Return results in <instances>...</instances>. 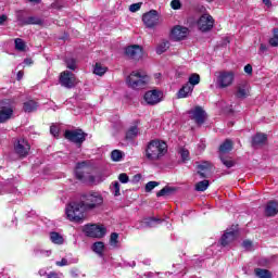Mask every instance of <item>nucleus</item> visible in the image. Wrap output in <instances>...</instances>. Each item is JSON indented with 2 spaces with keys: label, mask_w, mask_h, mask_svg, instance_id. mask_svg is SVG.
<instances>
[{
  "label": "nucleus",
  "mask_w": 278,
  "mask_h": 278,
  "mask_svg": "<svg viewBox=\"0 0 278 278\" xmlns=\"http://www.w3.org/2000/svg\"><path fill=\"white\" fill-rule=\"evenodd\" d=\"M111 191L114 197H121V182L113 181L111 185Z\"/></svg>",
  "instance_id": "obj_41"
},
{
  "label": "nucleus",
  "mask_w": 278,
  "mask_h": 278,
  "mask_svg": "<svg viewBox=\"0 0 278 278\" xmlns=\"http://www.w3.org/2000/svg\"><path fill=\"white\" fill-rule=\"evenodd\" d=\"M55 264H56V266H60V267L68 266V260L62 258L61 261H56Z\"/></svg>",
  "instance_id": "obj_52"
},
{
  "label": "nucleus",
  "mask_w": 278,
  "mask_h": 278,
  "mask_svg": "<svg viewBox=\"0 0 278 278\" xmlns=\"http://www.w3.org/2000/svg\"><path fill=\"white\" fill-rule=\"evenodd\" d=\"M136 178L140 179V176H135Z\"/></svg>",
  "instance_id": "obj_62"
},
{
  "label": "nucleus",
  "mask_w": 278,
  "mask_h": 278,
  "mask_svg": "<svg viewBox=\"0 0 278 278\" xmlns=\"http://www.w3.org/2000/svg\"><path fill=\"white\" fill-rule=\"evenodd\" d=\"M179 153H180V157H181L182 162H187V160H189L190 152L188 150H186V148H181Z\"/></svg>",
  "instance_id": "obj_45"
},
{
  "label": "nucleus",
  "mask_w": 278,
  "mask_h": 278,
  "mask_svg": "<svg viewBox=\"0 0 278 278\" xmlns=\"http://www.w3.org/2000/svg\"><path fill=\"white\" fill-rule=\"evenodd\" d=\"M242 247L245 251H253V242L249 240L243 241Z\"/></svg>",
  "instance_id": "obj_48"
},
{
  "label": "nucleus",
  "mask_w": 278,
  "mask_h": 278,
  "mask_svg": "<svg viewBox=\"0 0 278 278\" xmlns=\"http://www.w3.org/2000/svg\"><path fill=\"white\" fill-rule=\"evenodd\" d=\"M244 73H247V75H253V66H251V64L245 65Z\"/></svg>",
  "instance_id": "obj_53"
},
{
  "label": "nucleus",
  "mask_w": 278,
  "mask_h": 278,
  "mask_svg": "<svg viewBox=\"0 0 278 278\" xmlns=\"http://www.w3.org/2000/svg\"><path fill=\"white\" fill-rule=\"evenodd\" d=\"M92 252L97 253L99 257H103V251H105V243L102 241L94 242L91 247Z\"/></svg>",
  "instance_id": "obj_27"
},
{
  "label": "nucleus",
  "mask_w": 278,
  "mask_h": 278,
  "mask_svg": "<svg viewBox=\"0 0 278 278\" xmlns=\"http://www.w3.org/2000/svg\"><path fill=\"white\" fill-rule=\"evenodd\" d=\"M21 79H23V72H18L17 73V80L21 81Z\"/></svg>",
  "instance_id": "obj_58"
},
{
  "label": "nucleus",
  "mask_w": 278,
  "mask_h": 278,
  "mask_svg": "<svg viewBox=\"0 0 278 278\" xmlns=\"http://www.w3.org/2000/svg\"><path fill=\"white\" fill-rule=\"evenodd\" d=\"M84 233L89 238H103L105 236V227L96 224L86 225L83 229Z\"/></svg>",
  "instance_id": "obj_7"
},
{
  "label": "nucleus",
  "mask_w": 278,
  "mask_h": 278,
  "mask_svg": "<svg viewBox=\"0 0 278 278\" xmlns=\"http://www.w3.org/2000/svg\"><path fill=\"white\" fill-rule=\"evenodd\" d=\"M264 5H266V8H270L273 5V2L270 0H262Z\"/></svg>",
  "instance_id": "obj_56"
},
{
  "label": "nucleus",
  "mask_w": 278,
  "mask_h": 278,
  "mask_svg": "<svg viewBox=\"0 0 278 278\" xmlns=\"http://www.w3.org/2000/svg\"><path fill=\"white\" fill-rule=\"evenodd\" d=\"M86 132H84L81 129L65 131L66 140H70V142H74L75 144L84 143L86 141Z\"/></svg>",
  "instance_id": "obj_9"
},
{
  "label": "nucleus",
  "mask_w": 278,
  "mask_h": 278,
  "mask_svg": "<svg viewBox=\"0 0 278 278\" xmlns=\"http://www.w3.org/2000/svg\"><path fill=\"white\" fill-rule=\"evenodd\" d=\"M198 173L202 178L207 177L210 173H212V163L203 162L200 165H198Z\"/></svg>",
  "instance_id": "obj_20"
},
{
  "label": "nucleus",
  "mask_w": 278,
  "mask_h": 278,
  "mask_svg": "<svg viewBox=\"0 0 278 278\" xmlns=\"http://www.w3.org/2000/svg\"><path fill=\"white\" fill-rule=\"evenodd\" d=\"M200 83H201V76H199V74H192L189 77V81L187 84H189V86H192V88H194V86H199Z\"/></svg>",
  "instance_id": "obj_36"
},
{
  "label": "nucleus",
  "mask_w": 278,
  "mask_h": 278,
  "mask_svg": "<svg viewBox=\"0 0 278 278\" xmlns=\"http://www.w3.org/2000/svg\"><path fill=\"white\" fill-rule=\"evenodd\" d=\"M136 136H138V126H131L126 132V138L127 140H134Z\"/></svg>",
  "instance_id": "obj_37"
},
{
  "label": "nucleus",
  "mask_w": 278,
  "mask_h": 278,
  "mask_svg": "<svg viewBox=\"0 0 278 278\" xmlns=\"http://www.w3.org/2000/svg\"><path fill=\"white\" fill-rule=\"evenodd\" d=\"M47 278H62V274H58L55 271H51L47 275Z\"/></svg>",
  "instance_id": "obj_54"
},
{
  "label": "nucleus",
  "mask_w": 278,
  "mask_h": 278,
  "mask_svg": "<svg viewBox=\"0 0 278 278\" xmlns=\"http://www.w3.org/2000/svg\"><path fill=\"white\" fill-rule=\"evenodd\" d=\"M30 149L31 146H29V142L25 139H18L14 143V151L20 157H27V155H29Z\"/></svg>",
  "instance_id": "obj_10"
},
{
  "label": "nucleus",
  "mask_w": 278,
  "mask_h": 278,
  "mask_svg": "<svg viewBox=\"0 0 278 278\" xmlns=\"http://www.w3.org/2000/svg\"><path fill=\"white\" fill-rule=\"evenodd\" d=\"M141 5L142 4H140V3H134L129 7V10H130V12H138V10H140Z\"/></svg>",
  "instance_id": "obj_51"
},
{
  "label": "nucleus",
  "mask_w": 278,
  "mask_h": 278,
  "mask_svg": "<svg viewBox=\"0 0 278 278\" xmlns=\"http://www.w3.org/2000/svg\"><path fill=\"white\" fill-rule=\"evenodd\" d=\"M255 275L258 278H273V275L267 269L256 268Z\"/></svg>",
  "instance_id": "obj_35"
},
{
  "label": "nucleus",
  "mask_w": 278,
  "mask_h": 278,
  "mask_svg": "<svg viewBox=\"0 0 278 278\" xmlns=\"http://www.w3.org/2000/svg\"><path fill=\"white\" fill-rule=\"evenodd\" d=\"M110 247L113 249H118V233L112 232L109 241Z\"/></svg>",
  "instance_id": "obj_39"
},
{
  "label": "nucleus",
  "mask_w": 278,
  "mask_h": 278,
  "mask_svg": "<svg viewBox=\"0 0 278 278\" xmlns=\"http://www.w3.org/2000/svg\"><path fill=\"white\" fill-rule=\"evenodd\" d=\"M49 238L52 244H56L58 247H62V244H64V236H62L60 232L51 231L49 233Z\"/></svg>",
  "instance_id": "obj_23"
},
{
  "label": "nucleus",
  "mask_w": 278,
  "mask_h": 278,
  "mask_svg": "<svg viewBox=\"0 0 278 278\" xmlns=\"http://www.w3.org/2000/svg\"><path fill=\"white\" fill-rule=\"evenodd\" d=\"M12 114H14V110L12 106H4L0 110V123H5V121H10L12 118Z\"/></svg>",
  "instance_id": "obj_21"
},
{
  "label": "nucleus",
  "mask_w": 278,
  "mask_h": 278,
  "mask_svg": "<svg viewBox=\"0 0 278 278\" xmlns=\"http://www.w3.org/2000/svg\"><path fill=\"white\" fill-rule=\"evenodd\" d=\"M65 64L70 71H75L77 68V61H75L73 58L65 59Z\"/></svg>",
  "instance_id": "obj_42"
},
{
  "label": "nucleus",
  "mask_w": 278,
  "mask_h": 278,
  "mask_svg": "<svg viewBox=\"0 0 278 278\" xmlns=\"http://www.w3.org/2000/svg\"><path fill=\"white\" fill-rule=\"evenodd\" d=\"M190 118L197 123V125H203L205 123V111L201 106H195L189 111Z\"/></svg>",
  "instance_id": "obj_13"
},
{
  "label": "nucleus",
  "mask_w": 278,
  "mask_h": 278,
  "mask_svg": "<svg viewBox=\"0 0 278 278\" xmlns=\"http://www.w3.org/2000/svg\"><path fill=\"white\" fill-rule=\"evenodd\" d=\"M23 110L27 113L36 112L38 110V103L34 100H28L24 102Z\"/></svg>",
  "instance_id": "obj_28"
},
{
  "label": "nucleus",
  "mask_w": 278,
  "mask_h": 278,
  "mask_svg": "<svg viewBox=\"0 0 278 278\" xmlns=\"http://www.w3.org/2000/svg\"><path fill=\"white\" fill-rule=\"evenodd\" d=\"M192 90H194V87L190 84H186L182 86V88L178 91V99H186L187 97H190L192 94Z\"/></svg>",
  "instance_id": "obj_24"
},
{
  "label": "nucleus",
  "mask_w": 278,
  "mask_h": 278,
  "mask_svg": "<svg viewBox=\"0 0 278 278\" xmlns=\"http://www.w3.org/2000/svg\"><path fill=\"white\" fill-rule=\"evenodd\" d=\"M93 73H94V75H98L99 77H103V74L108 73V67L101 63H96V65L93 67Z\"/></svg>",
  "instance_id": "obj_31"
},
{
  "label": "nucleus",
  "mask_w": 278,
  "mask_h": 278,
  "mask_svg": "<svg viewBox=\"0 0 278 278\" xmlns=\"http://www.w3.org/2000/svg\"><path fill=\"white\" fill-rule=\"evenodd\" d=\"M233 149V142L231 140L227 139L224 143L219 147V153L220 155H225V153H229Z\"/></svg>",
  "instance_id": "obj_29"
},
{
  "label": "nucleus",
  "mask_w": 278,
  "mask_h": 278,
  "mask_svg": "<svg viewBox=\"0 0 278 278\" xmlns=\"http://www.w3.org/2000/svg\"><path fill=\"white\" fill-rule=\"evenodd\" d=\"M170 36L173 40H184V38L188 37V28L184 26H175L172 29Z\"/></svg>",
  "instance_id": "obj_16"
},
{
  "label": "nucleus",
  "mask_w": 278,
  "mask_h": 278,
  "mask_svg": "<svg viewBox=\"0 0 278 278\" xmlns=\"http://www.w3.org/2000/svg\"><path fill=\"white\" fill-rule=\"evenodd\" d=\"M265 214L267 216H276V214H278V203L276 201L268 202L265 208Z\"/></svg>",
  "instance_id": "obj_25"
},
{
  "label": "nucleus",
  "mask_w": 278,
  "mask_h": 278,
  "mask_svg": "<svg viewBox=\"0 0 278 278\" xmlns=\"http://www.w3.org/2000/svg\"><path fill=\"white\" fill-rule=\"evenodd\" d=\"M161 220L157 218H153V217H148L144 218L142 222H140L139 226L137 225V229H144L147 227H155V225H157V223H160Z\"/></svg>",
  "instance_id": "obj_22"
},
{
  "label": "nucleus",
  "mask_w": 278,
  "mask_h": 278,
  "mask_svg": "<svg viewBox=\"0 0 278 278\" xmlns=\"http://www.w3.org/2000/svg\"><path fill=\"white\" fill-rule=\"evenodd\" d=\"M220 160H222V164H224L226 168H233V166H236V162H233L231 157H225L223 156V154H220Z\"/></svg>",
  "instance_id": "obj_38"
},
{
  "label": "nucleus",
  "mask_w": 278,
  "mask_h": 278,
  "mask_svg": "<svg viewBox=\"0 0 278 278\" xmlns=\"http://www.w3.org/2000/svg\"><path fill=\"white\" fill-rule=\"evenodd\" d=\"M59 84L63 86V88H75L76 78L73 72L64 71L60 74Z\"/></svg>",
  "instance_id": "obj_8"
},
{
  "label": "nucleus",
  "mask_w": 278,
  "mask_h": 278,
  "mask_svg": "<svg viewBox=\"0 0 278 278\" xmlns=\"http://www.w3.org/2000/svg\"><path fill=\"white\" fill-rule=\"evenodd\" d=\"M30 3H40V0H28Z\"/></svg>",
  "instance_id": "obj_60"
},
{
  "label": "nucleus",
  "mask_w": 278,
  "mask_h": 278,
  "mask_svg": "<svg viewBox=\"0 0 278 278\" xmlns=\"http://www.w3.org/2000/svg\"><path fill=\"white\" fill-rule=\"evenodd\" d=\"M25 47L26 45H25V41H23V39L21 38L15 39V49L17 51H25Z\"/></svg>",
  "instance_id": "obj_44"
},
{
  "label": "nucleus",
  "mask_w": 278,
  "mask_h": 278,
  "mask_svg": "<svg viewBox=\"0 0 278 278\" xmlns=\"http://www.w3.org/2000/svg\"><path fill=\"white\" fill-rule=\"evenodd\" d=\"M250 91H249V84L242 83L238 85L237 91H236V98L237 99H247L249 97Z\"/></svg>",
  "instance_id": "obj_19"
},
{
  "label": "nucleus",
  "mask_w": 278,
  "mask_h": 278,
  "mask_svg": "<svg viewBox=\"0 0 278 278\" xmlns=\"http://www.w3.org/2000/svg\"><path fill=\"white\" fill-rule=\"evenodd\" d=\"M267 47H266V45H264V43H261V46H260V51L262 52V53H264V51H267Z\"/></svg>",
  "instance_id": "obj_57"
},
{
  "label": "nucleus",
  "mask_w": 278,
  "mask_h": 278,
  "mask_svg": "<svg viewBox=\"0 0 278 278\" xmlns=\"http://www.w3.org/2000/svg\"><path fill=\"white\" fill-rule=\"evenodd\" d=\"M86 212L88 211L81 200L79 202H72L65 207L66 218L71 223H81L86 218Z\"/></svg>",
  "instance_id": "obj_3"
},
{
  "label": "nucleus",
  "mask_w": 278,
  "mask_h": 278,
  "mask_svg": "<svg viewBox=\"0 0 278 278\" xmlns=\"http://www.w3.org/2000/svg\"><path fill=\"white\" fill-rule=\"evenodd\" d=\"M170 49V41L163 39L161 42L156 46V53L157 55H162V53H166Z\"/></svg>",
  "instance_id": "obj_26"
},
{
  "label": "nucleus",
  "mask_w": 278,
  "mask_h": 278,
  "mask_svg": "<svg viewBox=\"0 0 278 278\" xmlns=\"http://www.w3.org/2000/svg\"><path fill=\"white\" fill-rule=\"evenodd\" d=\"M267 140L265 134H256L252 139L253 147H258L260 144H264Z\"/></svg>",
  "instance_id": "obj_30"
},
{
  "label": "nucleus",
  "mask_w": 278,
  "mask_h": 278,
  "mask_svg": "<svg viewBox=\"0 0 278 278\" xmlns=\"http://www.w3.org/2000/svg\"><path fill=\"white\" fill-rule=\"evenodd\" d=\"M24 62H25V64H31V60H29V59H26Z\"/></svg>",
  "instance_id": "obj_61"
},
{
  "label": "nucleus",
  "mask_w": 278,
  "mask_h": 278,
  "mask_svg": "<svg viewBox=\"0 0 278 278\" xmlns=\"http://www.w3.org/2000/svg\"><path fill=\"white\" fill-rule=\"evenodd\" d=\"M149 81V76L144 72L135 71L127 78L126 84H128L129 88L132 90H140V88H144L147 83Z\"/></svg>",
  "instance_id": "obj_5"
},
{
  "label": "nucleus",
  "mask_w": 278,
  "mask_h": 278,
  "mask_svg": "<svg viewBox=\"0 0 278 278\" xmlns=\"http://www.w3.org/2000/svg\"><path fill=\"white\" fill-rule=\"evenodd\" d=\"M75 175L79 181H85L86 184H93L97 186L102 181H105V176L103 174L90 175L88 173V164L86 162L77 163Z\"/></svg>",
  "instance_id": "obj_2"
},
{
  "label": "nucleus",
  "mask_w": 278,
  "mask_h": 278,
  "mask_svg": "<svg viewBox=\"0 0 278 278\" xmlns=\"http://www.w3.org/2000/svg\"><path fill=\"white\" fill-rule=\"evenodd\" d=\"M157 186H160V182H157V181H149L146 185V192H151V190H154V188H157Z\"/></svg>",
  "instance_id": "obj_46"
},
{
  "label": "nucleus",
  "mask_w": 278,
  "mask_h": 278,
  "mask_svg": "<svg viewBox=\"0 0 278 278\" xmlns=\"http://www.w3.org/2000/svg\"><path fill=\"white\" fill-rule=\"evenodd\" d=\"M123 157H125V153H123V151H121V150H113L111 152V160L113 162H121V160H123Z\"/></svg>",
  "instance_id": "obj_33"
},
{
  "label": "nucleus",
  "mask_w": 278,
  "mask_h": 278,
  "mask_svg": "<svg viewBox=\"0 0 278 278\" xmlns=\"http://www.w3.org/2000/svg\"><path fill=\"white\" fill-rule=\"evenodd\" d=\"M39 275L40 277H45V275H47V270L45 269L39 270Z\"/></svg>",
  "instance_id": "obj_59"
},
{
  "label": "nucleus",
  "mask_w": 278,
  "mask_h": 278,
  "mask_svg": "<svg viewBox=\"0 0 278 278\" xmlns=\"http://www.w3.org/2000/svg\"><path fill=\"white\" fill-rule=\"evenodd\" d=\"M144 101L148 103V105H155V104L160 103V101H161L160 91L151 90V91L146 92Z\"/></svg>",
  "instance_id": "obj_17"
},
{
  "label": "nucleus",
  "mask_w": 278,
  "mask_h": 278,
  "mask_svg": "<svg viewBox=\"0 0 278 278\" xmlns=\"http://www.w3.org/2000/svg\"><path fill=\"white\" fill-rule=\"evenodd\" d=\"M37 257H51V250L35 249L34 251Z\"/></svg>",
  "instance_id": "obj_40"
},
{
  "label": "nucleus",
  "mask_w": 278,
  "mask_h": 278,
  "mask_svg": "<svg viewBox=\"0 0 278 278\" xmlns=\"http://www.w3.org/2000/svg\"><path fill=\"white\" fill-rule=\"evenodd\" d=\"M210 188V180H202L195 185L197 192H205Z\"/></svg>",
  "instance_id": "obj_34"
},
{
  "label": "nucleus",
  "mask_w": 278,
  "mask_h": 278,
  "mask_svg": "<svg viewBox=\"0 0 278 278\" xmlns=\"http://www.w3.org/2000/svg\"><path fill=\"white\" fill-rule=\"evenodd\" d=\"M7 21H8V16L7 15H1L0 16V25H3Z\"/></svg>",
  "instance_id": "obj_55"
},
{
  "label": "nucleus",
  "mask_w": 278,
  "mask_h": 278,
  "mask_svg": "<svg viewBox=\"0 0 278 278\" xmlns=\"http://www.w3.org/2000/svg\"><path fill=\"white\" fill-rule=\"evenodd\" d=\"M170 5L173 10H179L181 8V2L179 0H173Z\"/></svg>",
  "instance_id": "obj_50"
},
{
  "label": "nucleus",
  "mask_w": 278,
  "mask_h": 278,
  "mask_svg": "<svg viewBox=\"0 0 278 278\" xmlns=\"http://www.w3.org/2000/svg\"><path fill=\"white\" fill-rule=\"evenodd\" d=\"M80 202L85 205L87 212H90L103 205V195L99 191H90L81 195Z\"/></svg>",
  "instance_id": "obj_4"
},
{
  "label": "nucleus",
  "mask_w": 278,
  "mask_h": 278,
  "mask_svg": "<svg viewBox=\"0 0 278 278\" xmlns=\"http://www.w3.org/2000/svg\"><path fill=\"white\" fill-rule=\"evenodd\" d=\"M175 190H177L175 187L166 186L156 193V197H169Z\"/></svg>",
  "instance_id": "obj_32"
},
{
  "label": "nucleus",
  "mask_w": 278,
  "mask_h": 278,
  "mask_svg": "<svg viewBox=\"0 0 278 278\" xmlns=\"http://www.w3.org/2000/svg\"><path fill=\"white\" fill-rule=\"evenodd\" d=\"M125 53L130 60H140L142 58V47L138 45L129 46L126 48Z\"/></svg>",
  "instance_id": "obj_15"
},
{
  "label": "nucleus",
  "mask_w": 278,
  "mask_h": 278,
  "mask_svg": "<svg viewBox=\"0 0 278 278\" xmlns=\"http://www.w3.org/2000/svg\"><path fill=\"white\" fill-rule=\"evenodd\" d=\"M50 134L54 137L58 138L59 134H60V128L55 125H52L50 127Z\"/></svg>",
  "instance_id": "obj_47"
},
{
  "label": "nucleus",
  "mask_w": 278,
  "mask_h": 278,
  "mask_svg": "<svg viewBox=\"0 0 278 278\" xmlns=\"http://www.w3.org/2000/svg\"><path fill=\"white\" fill-rule=\"evenodd\" d=\"M233 81H236V72L223 70L216 73L215 86L220 90L233 86Z\"/></svg>",
  "instance_id": "obj_6"
},
{
  "label": "nucleus",
  "mask_w": 278,
  "mask_h": 278,
  "mask_svg": "<svg viewBox=\"0 0 278 278\" xmlns=\"http://www.w3.org/2000/svg\"><path fill=\"white\" fill-rule=\"evenodd\" d=\"M236 238H238V229L236 228L227 229L220 239L222 247H229V244H231V242H233Z\"/></svg>",
  "instance_id": "obj_14"
},
{
  "label": "nucleus",
  "mask_w": 278,
  "mask_h": 278,
  "mask_svg": "<svg viewBox=\"0 0 278 278\" xmlns=\"http://www.w3.org/2000/svg\"><path fill=\"white\" fill-rule=\"evenodd\" d=\"M166 153H168V144L160 139H153L147 143L143 157L148 162H160Z\"/></svg>",
  "instance_id": "obj_1"
},
{
  "label": "nucleus",
  "mask_w": 278,
  "mask_h": 278,
  "mask_svg": "<svg viewBox=\"0 0 278 278\" xmlns=\"http://www.w3.org/2000/svg\"><path fill=\"white\" fill-rule=\"evenodd\" d=\"M142 21L147 27L152 29V27L160 25V14L157 11L151 10L150 12L143 14Z\"/></svg>",
  "instance_id": "obj_11"
},
{
  "label": "nucleus",
  "mask_w": 278,
  "mask_h": 278,
  "mask_svg": "<svg viewBox=\"0 0 278 278\" xmlns=\"http://www.w3.org/2000/svg\"><path fill=\"white\" fill-rule=\"evenodd\" d=\"M118 180L121 181V184H128L129 182V176H127V174H125V173L119 174Z\"/></svg>",
  "instance_id": "obj_49"
},
{
  "label": "nucleus",
  "mask_w": 278,
  "mask_h": 278,
  "mask_svg": "<svg viewBox=\"0 0 278 278\" xmlns=\"http://www.w3.org/2000/svg\"><path fill=\"white\" fill-rule=\"evenodd\" d=\"M270 47H278V28L274 29V36L269 39Z\"/></svg>",
  "instance_id": "obj_43"
},
{
  "label": "nucleus",
  "mask_w": 278,
  "mask_h": 278,
  "mask_svg": "<svg viewBox=\"0 0 278 278\" xmlns=\"http://www.w3.org/2000/svg\"><path fill=\"white\" fill-rule=\"evenodd\" d=\"M200 31H210L214 27V17L210 14H203L198 21Z\"/></svg>",
  "instance_id": "obj_12"
},
{
  "label": "nucleus",
  "mask_w": 278,
  "mask_h": 278,
  "mask_svg": "<svg viewBox=\"0 0 278 278\" xmlns=\"http://www.w3.org/2000/svg\"><path fill=\"white\" fill-rule=\"evenodd\" d=\"M20 25H42V20L38 16L18 17Z\"/></svg>",
  "instance_id": "obj_18"
}]
</instances>
